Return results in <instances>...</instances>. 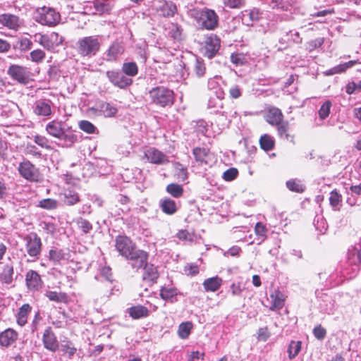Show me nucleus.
Returning <instances> with one entry per match:
<instances>
[{"mask_svg": "<svg viewBox=\"0 0 361 361\" xmlns=\"http://www.w3.org/2000/svg\"><path fill=\"white\" fill-rule=\"evenodd\" d=\"M188 14L202 29L213 30L218 26L219 17L212 9L207 8L202 9L192 8L189 11Z\"/></svg>", "mask_w": 361, "mask_h": 361, "instance_id": "1", "label": "nucleus"}, {"mask_svg": "<svg viewBox=\"0 0 361 361\" xmlns=\"http://www.w3.org/2000/svg\"><path fill=\"white\" fill-rule=\"evenodd\" d=\"M77 51L82 56L92 57L99 51L101 43L97 35L84 37L76 43Z\"/></svg>", "mask_w": 361, "mask_h": 361, "instance_id": "2", "label": "nucleus"}, {"mask_svg": "<svg viewBox=\"0 0 361 361\" xmlns=\"http://www.w3.org/2000/svg\"><path fill=\"white\" fill-rule=\"evenodd\" d=\"M17 170L20 176L29 182L39 183L42 180L39 169L28 159H23L19 162Z\"/></svg>", "mask_w": 361, "mask_h": 361, "instance_id": "3", "label": "nucleus"}, {"mask_svg": "<svg viewBox=\"0 0 361 361\" xmlns=\"http://www.w3.org/2000/svg\"><path fill=\"white\" fill-rule=\"evenodd\" d=\"M152 102L161 107L171 106L174 102L173 92L165 87H157L149 91Z\"/></svg>", "mask_w": 361, "mask_h": 361, "instance_id": "4", "label": "nucleus"}, {"mask_svg": "<svg viewBox=\"0 0 361 361\" xmlns=\"http://www.w3.org/2000/svg\"><path fill=\"white\" fill-rule=\"evenodd\" d=\"M36 21L43 25L53 27L61 21V15L54 9L44 6L37 10Z\"/></svg>", "mask_w": 361, "mask_h": 361, "instance_id": "5", "label": "nucleus"}, {"mask_svg": "<svg viewBox=\"0 0 361 361\" xmlns=\"http://www.w3.org/2000/svg\"><path fill=\"white\" fill-rule=\"evenodd\" d=\"M88 112L93 116L111 118L116 116L118 109L109 102L99 101L88 109Z\"/></svg>", "mask_w": 361, "mask_h": 361, "instance_id": "6", "label": "nucleus"}, {"mask_svg": "<svg viewBox=\"0 0 361 361\" xmlns=\"http://www.w3.org/2000/svg\"><path fill=\"white\" fill-rule=\"evenodd\" d=\"M24 240L27 255L33 257V260L38 259L42 247L41 238L35 233H31L25 237Z\"/></svg>", "mask_w": 361, "mask_h": 361, "instance_id": "7", "label": "nucleus"}, {"mask_svg": "<svg viewBox=\"0 0 361 361\" xmlns=\"http://www.w3.org/2000/svg\"><path fill=\"white\" fill-rule=\"evenodd\" d=\"M8 75L20 84L27 85L31 80V73L27 67L13 64L7 71Z\"/></svg>", "mask_w": 361, "mask_h": 361, "instance_id": "8", "label": "nucleus"}, {"mask_svg": "<svg viewBox=\"0 0 361 361\" xmlns=\"http://www.w3.org/2000/svg\"><path fill=\"white\" fill-rule=\"evenodd\" d=\"M115 247L124 258L137 249L135 243L128 237L125 235H118L116 238Z\"/></svg>", "mask_w": 361, "mask_h": 361, "instance_id": "9", "label": "nucleus"}, {"mask_svg": "<svg viewBox=\"0 0 361 361\" xmlns=\"http://www.w3.org/2000/svg\"><path fill=\"white\" fill-rule=\"evenodd\" d=\"M125 259L128 261V264L132 269L135 271H138L142 269L145 264H146L148 259V255L144 250L137 248Z\"/></svg>", "mask_w": 361, "mask_h": 361, "instance_id": "10", "label": "nucleus"}, {"mask_svg": "<svg viewBox=\"0 0 361 361\" xmlns=\"http://www.w3.org/2000/svg\"><path fill=\"white\" fill-rule=\"evenodd\" d=\"M109 80L116 87L121 89L126 88L133 82L131 78H129L118 71H108L106 73Z\"/></svg>", "mask_w": 361, "mask_h": 361, "instance_id": "11", "label": "nucleus"}, {"mask_svg": "<svg viewBox=\"0 0 361 361\" xmlns=\"http://www.w3.org/2000/svg\"><path fill=\"white\" fill-rule=\"evenodd\" d=\"M145 157L148 161L155 164H164L169 162L166 155L154 147H149L145 151Z\"/></svg>", "mask_w": 361, "mask_h": 361, "instance_id": "12", "label": "nucleus"}, {"mask_svg": "<svg viewBox=\"0 0 361 361\" xmlns=\"http://www.w3.org/2000/svg\"><path fill=\"white\" fill-rule=\"evenodd\" d=\"M25 283L27 288L31 291L39 290L43 284L39 274L33 270H30L27 272Z\"/></svg>", "mask_w": 361, "mask_h": 361, "instance_id": "13", "label": "nucleus"}, {"mask_svg": "<svg viewBox=\"0 0 361 361\" xmlns=\"http://www.w3.org/2000/svg\"><path fill=\"white\" fill-rule=\"evenodd\" d=\"M264 117L267 123L276 126L283 121V115L279 108L269 106L265 109Z\"/></svg>", "mask_w": 361, "mask_h": 361, "instance_id": "14", "label": "nucleus"}, {"mask_svg": "<svg viewBox=\"0 0 361 361\" xmlns=\"http://www.w3.org/2000/svg\"><path fill=\"white\" fill-rule=\"evenodd\" d=\"M18 334L13 329H7L0 334V345L4 347L12 345L18 339Z\"/></svg>", "mask_w": 361, "mask_h": 361, "instance_id": "15", "label": "nucleus"}, {"mask_svg": "<svg viewBox=\"0 0 361 361\" xmlns=\"http://www.w3.org/2000/svg\"><path fill=\"white\" fill-rule=\"evenodd\" d=\"M46 131L49 135L59 139L62 138L65 130L61 121L53 120L47 124Z\"/></svg>", "mask_w": 361, "mask_h": 361, "instance_id": "16", "label": "nucleus"}, {"mask_svg": "<svg viewBox=\"0 0 361 361\" xmlns=\"http://www.w3.org/2000/svg\"><path fill=\"white\" fill-rule=\"evenodd\" d=\"M271 310H281L283 307L286 296L279 290H274L270 293Z\"/></svg>", "mask_w": 361, "mask_h": 361, "instance_id": "17", "label": "nucleus"}, {"mask_svg": "<svg viewBox=\"0 0 361 361\" xmlns=\"http://www.w3.org/2000/svg\"><path fill=\"white\" fill-rule=\"evenodd\" d=\"M124 47L121 43L114 42L106 51V60L114 61L123 54Z\"/></svg>", "mask_w": 361, "mask_h": 361, "instance_id": "18", "label": "nucleus"}, {"mask_svg": "<svg viewBox=\"0 0 361 361\" xmlns=\"http://www.w3.org/2000/svg\"><path fill=\"white\" fill-rule=\"evenodd\" d=\"M220 39L216 35L209 37L206 40V54L209 58H212L219 51Z\"/></svg>", "mask_w": 361, "mask_h": 361, "instance_id": "19", "label": "nucleus"}, {"mask_svg": "<svg viewBox=\"0 0 361 361\" xmlns=\"http://www.w3.org/2000/svg\"><path fill=\"white\" fill-rule=\"evenodd\" d=\"M43 343L44 347L52 352H55L59 348L56 338L50 329L45 330L43 334Z\"/></svg>", "mask_w": 361, "mask_h": 361, "instance_id": "20", "label": "nucleus"}, {"mask_svg": "<svg viewBox=\"0 0 361 361\" xmlns=\"http://www.w3.org/2000/svg\"><path fill=\"white\" fill-rule=\"evenodd\" d=\"M0 23L12 30H17L20 27L18 17L12 14H2L0 16Z\"/></svg>", "mask_w": 361, "mask_h": 361, "instance_id": "21", "label": "nucleus"}, {"mask_svg": "<svg viewBox=\"0 0 361 361\" xmlns=\"http://www.w3.org/2000/svg\"><path fill=\"white\" fill-rule=\"evenodd\" d=\"M160 15L165 18L173 17L177 11L176 6L172 1H164L157 8Z\"/></svg>", "mask_w": 361, "mask_h": 361, "instance_id": "22", "label": "nucleus"}, {"mask_svg": "<svg viewBox=\"0 0 361 361\" xmlns=\"http://www.w3.org/2000/svg\"><path fill=\"white\" fill-rule=\"evenodd\" d=\"M34 112L38 116H47L51 115V109L49 101L39 100L35 103Z\"/></svg>", "mask_w": 361, "mask_h": 361, "instance_id": "23", "label": "nucleus"}, {"mask_svg": "<svg viewBox=\"0 0 361 361\" xmlns=\"http://www.w3.org/2000/svg\"><path fill=\"white\" fill-rule=\"evenodd\" d=\"M193 155L195 160L201 164H208L211 160L209 151L205 148L195 147L193 149Z\"/></svg>", "mask_w": 361, "mask_h": 361, "instance_id": "24", "label": "nucleus"}, {"mask_svg": "<svg viewBox=\"0 0 361 361\" xmlns=\"http://www.w3.org/2000/svg\"><path fill=\"white\" fill-rule=\"evenodd\" d=\"M178 294V290L174 287H162L160 290V296L165 300L170 302L177 301L176 296Z\"/></svg>", "mask_w": 361, "mask_h": 361, "instance_id": "25", "label": "nucleus"}, {"mask_svg": "<svg viewBox=\"0 0 361 361\" xmlns=\"http://www.w3.org/2000/svg\"><path fill=\"white\" fill-rule=\"evenodd\" d=\"M259 9L254 8L250 10H245L243 13V20L247 25H252L254 22L257 21L261 17Z\"/></svg>", "mask_w": 361, "mask_h": 361, "instance_id": "26", "label": "nucleus"}, {"mask_svg": "<svg viewBox=\"0 0 361 361\" xmlns=\"http://www.w3.org/2000/svg\"><path fill=\"white\" fill-rule=\"evenodd\" d=\"M92 4L95 10V13L99 15L109 13L111 9L109 0H94Z\"/></svg>", "mask_w": 361, "mask_h": 361, "instance_id": "27", "label": "nucleus"}, {"mask_svg": "<svg viewBox=\"0 0 361 361\" xmlns=\"http://www.w3.org/2000/svg\"><path fill=\"white\" fill-rule=\"evenodd\" d=\"M160 207L164 213L172 215L175 214L178 209L176 202L170 198H165L160 202Z\"/></svg>", "mask_w": 361, "mask_h": 361, "instance_id": "28", "label": "nucleus"}, {"mask_svg": "<svg viewBox=\"0 0 361 361\" xmlns=\"http://www.w3.org/2000/svg\"><path fill=\"white\" fill-rule=\"evenodd\" d=\"M46 49L51 50L54 49L56 47L60 45L63 42L62 37H59L56 32H51L49 35H46Z\"/></svg>", "mask_w": 361, "mask_h": 361, "instance_id": "29", "label": "nucleus"}, {"mask_svg": "<svg viewBox=\"0 0 361 361\" xmlns=\"http://www.w3.org/2000/svg\"><path fill=\"white\" fill-rule=\"evenodd\" d=\"M222 280L218 276L209 278L203 282V286L206 291L214 292L221 286Z\"/></svg>", "mask_w": 361, "mask_h": 361, "instance_id": "30", "label": "nucleus"}, {"mask_svg": "<svg viewBox=\"0 0 361 361\" xmlns=\"http://www.w3.org/2000/svg\"><path fill=\"white\" fill-rule=\"evenodd\" d=\"M130 316L133 319H140L149 315V310L142 305H136L128 309Z\"/></svg>", "mask_w": 361, "mask_h": 361, "instance_id": "31", "label": "nucleus"}, {"mask_svg": "<svg viewBox=\"0 0 361 361\" xmlns=\"http://www.w3.org/2000/svg\"><path fill=\"white\" fill-rule=\"evenodd\" d=\"M143 279L149 281H154L158 278L157 268L153 264H147L144 265Z\"/></svg>", "mask_w": 361, "mask_h": 361, "instance_id": "32", "label": "nucleus"}, {"mask_svg": "<svg viewBox=\"0 0 361 361\" xmlns=\"http://www.w3.org/2000/svg\"><path fill=\"white\" fill-rule=\"evenodd\" d=\"M356 63H357L356 61H349L346 63H344L343 64H339L336 66L331 68V69H329V71H327L326 72V74L327 75H334V74L342 73L345 72L347 69L353 67Z\"/></svg>", "mask_w": 361, "mask_h": 361, "instance_id": "33", "label": "nucleus"}, {"mask_svg": "<svg viewBox=\"0 0 361 361\" xmlns=\"http://www.w3.org/2000/svg\"><path fill=\"white\" fill-rule=\"evenodd\" d=\"M31 307L28 304H24L17 314V322L19 325L23 326L27 322V315L30 312Z\"/></svg>", "mask_w": 361, "mask_h": 361, "instance_id": "34", "label": "nucleus"}, {"mask_svg": "<svg viewBox=\"0 0 361 361\" xmlns=\"http://www.w3.org/2000/svg\"><path fill=\"white\" fill-rule=\"evenodd\" d=\"M122 72L128 77H133L137 74L138 68L135 62H126L122 66Z\"/></svg>", "mask_w": 361, "mask_h": 361, "instance_id": "35", "label": "nucleus"}, {"mask_svg": "<svg viewBox=\"0 0 361 361\" xmlns=\"http://www.w3.org/2000/svg\"><path fill=\"white\" fill-rule=\"evenodd\" d=\"M192 329V324L190 322L181 323L178 329V335L182 339L187 338L190 334Z\"/></svg>", "mask_w": 361, "mask_h": 361, "instance_id": "36", "label": "nucleus"}, {"mask_svg": "<svg viewBox=\"0 0 361 361\" xmlns=\"http://www.w3.org/2000/svg\"><path fill=\"white\" fill-rule=\"evenodd\" d=\"M46 297H47L50 300L54 301L56 302H66L68 300L67 295L64 293H58L56 291H47L45 293Z\"/></svg>", "mask_w": 361, "mask_h": 361, "instance_id": "37", "label": "nucleus"}, {"mask_svg": "<svg viewBox=\"0 0 361 361\" xmlns=\"http://www.w3.org/2000/svg\"><path fill=\"white\" fill-rule=\"evenodd\" d=\"M301 350V342L291 341L288 348V357L290 360L295 358Z\"/></svg>", "mask_w": 361, "mask_h": 361, "instance_id": "38", "label": "nucleus"}, {"mask_svg": "<svg viewBox=\"0 0 361 361\" xmlns=\"http://www.w3.org/2000/svg\"><path fill=\"white\" fill-rule=\"evenodd\" d=\"M13 268L11 265H6L4 267L3 271L1 274V280L6 283L10 284L13 281Z\"/></svg>", "mask_w": 361, "mask_h": 361, "instance_id": "39", "label": "nucleus"}, {"mask_svg": "<svg viewBox=\"0 0 361 361\" xmlns=\"http://www.w3.org/2000/svg\"><path fill=\"white\" fill-rule=\"evenodd\" d=\"M259 144L264 150L270 151L274 147V140L270 135L265 134L260 137Z\"/></svg>", "mask_w": 361, "mask_h": 361, "instance_id": "40", "label": "nucleus"}, {"mask_svg": "<svg viewBox=\"0 0 361 361\" xmlns=\"http://www.w3.org/2000/svg\"><path fill=\"white\" fill-rule=\"evenodd\" d=\"M64 202L68 205H73L79 202V196L75 191L66 190L64 192Z\"/></svg>", "mask_w": 361, "mask_h": 361, "instance_id": "41", "label": "nucleus"}, {"mask_svg": "<svg viewBox=\"0 0 361 361\" xmlns=\"http://www.w3.org/2000/svg\"><path fill=\"white\" fill-rule=\"evenodd\" d=\"M166 191L174 197H180L183 195V188L180 185L171 183L167 185Z\"/></svg>", "mask_w": 361, "mask_h": 361, "instance_id": "42", "label": "nucleus"}, {"mask_svg": "<svg viewBox=\"0 0 361 361\" xmlns=\"http://www.w3.org/2000/svg\"><path fill=\"white\" fill-rule=\"evenodd\" d=\"M49 258L53 262L58 263L65 259V254L61 250L51 249L49 252Z\"/></svg>", "mask_w": 361, "mask_h": 361, "instance_id": "43", "label": "nucleus"}, {"mask_svg": "<svg viewBox=\"0 0 361 361\" xmlns=\"http://www.w3.org/2000/svg\"><path fill=\"white\" fill-rule=\"evenodd\" d=\"M286 186L290 190L296 192H302L305 190V186L301 182L294 179L288 180L286 182Z\"/></svg>", "mask_w": 361, "mask_h": 361, "instance_id": "44", "label": "nucleus"}, {"mask_svg": "<svg viewBox=\"0 0 361 361\" xmlns=\"http://www.w3.org/2000/svg\"><path fill=\"white\" fill-rule=\"evenodd\" d=\"M277 126V131L279 135V136L281 138H285L286 140H288L289 138V134H288V129H289V123L288 121L283 122V121L280 123V124L276 125Z\"/></svg>", "mask_w": 361, "mask_h": 361, "instance_id": "45", "label": "nucleus"}, {"mask_svg": "<svg viewBox=\"0 0 361 361\" xmlns=\"http://www.w3.org/2000/svg\"><path fill=\"white\" fill-rule=\"evenodd\" d=\"M175 175L178 180L185 181L188 178L187 169L180 164L176 163L175 164Z\"/></svg>", "mask_w": 361, "mask_h": 361, "instance_id": "46", "label": "nucleus"}, {"mask_svg": "<svg viewBox=\"0 0 361 361\" xmlns=\"http://www.w3.org/2000/svg\"><path fill=\"white\" fill-rule=\"evenodd\" d=\"M57 201L53 199L47 198L39 202L38 206L45 209H54L57 207Z\"/></svg>", "mask_w": 361, "mask_h": 361, "instance_id": "47", "label": "nucleus"}, {"mask_svg": "<svg viewBox=\"0 0 361 361\" xmlns=\"http://www.w3.org/2000/svg\"><path fill=\"white\" fill-rule=\"evenodd\" d=\"M331 102L330 101L325 102L320 107L319 110V116L322 120L326 118L329 114L331 107Z\"/></svg>", "mask_w": 361, "mask_h": 361, "instance_id": "48", "label": "nucleus"}, {"mask_svg": "<svg viewBox=\"0 0 361 361\" xmlns=\"http://www.w3.org/2000/svg\"><path fill=\"white\" fill-rule=\"evenodd\" d=\"M61 350L71 358L75 353L77 349L71 341H67L61 345Z\"/></svg>", "mask_w": 361, "mask_h": 361, "instance_id": "49", "label": "nucleus"}, {"mask_svg": "<svg viewBox=\"0 0 361 361\" xmlns=\"http://www.w3.org/2000/svg\"><path fill=\"white\" fill-rule=\"evenodd\" d=\"M342 197L336 191H332L330 193L329 202L330 204L334 208L335 210H338V207L341 202Z\"/></svg>", "mask_w": 361, "mask_h": 361, "instance_id": "50", "label": "nucleus"}, {"mask_svg": "<svg viewBox=\"0 0 361 361\" xmlns=\"http://www.w3.org/2000/svg\"><path fill=\"white\" fill-rule=\"evenodd\" d=\"M348 260L349 262L355 265H359L361 264V256L360 252L354 249L348 252Z\"/></svg>", "mask_w": 361, "mask_h": 361, "instance_id": "51", "label": "nucleus"}, {"mask_svg": "<svg viewBox=\"0 0 361 361\" xmlns=\"http://www.w3.org/2000/svg\"><path fill=\"white\" fill-rule=\"evenodd\" d=\"M206 71L205 65L202 60L197 59L194 66V71L197 77H202L204 75Z\"/></svg>", "mask_w": 361, "mask_h": 361, "instance_id": "52", "label": "nucleus"}, {"mask_svg": "<svg viewBox=\"0 0 361 361\" xmlns=\"http://www.w3.org/2000/svg\"><path fill=\"white\" fill-rule=\"evenodd\" d=\"M79 127L87 133H93L96 130V127L88 121H81L79 123Z\"/></svg>", "mask_w": 361, "mask_h": 361, "instance_id": "53", "label": "nucleus"}, {"mask_svg": "<svg viewBox=\"0 0 361 361\" xmlns=\"http://www.w3.org/2000/svg\"><path fill=\"white\" fill-rule=\"evenodd\" d=\"M45 57V53L41 49H35L30 52V58L33 62L39 63Z\"/></svg>", "mask_w": 361, "mask_h": 361, "instance_id": "54", "label": "nucleus"}, {"mask_svg": "<svg viewBox=\"0 0 361 361\" xmlns=\"http://www.w3.org/2000/svg\"><path fill=\"white\" fill-rule=\"evenodd\" d=\"M238 171L235 168H230L223 173V178L226 181L233 180L238 176Z\"/></svg>", "mask_w": 361, "mask_h": 361, "instance_id": "55", "label": "nucleus"}, {"mask_svg": "<svg viewBox=\"0 0 361 361\" xmlns=\"http://www.w3.org/2000/svg\"><path fill=\"white\" fill-rule=\"evenodd\" d=\"M78 224L79 228L85 233H89L92 228V224L88 221L83 219H78Z\"/></svg>", "mask_w": 361, "mask_h": 361, "instance_id": "56", "label": "nucleus"}, {"mask_svg": "<svg viewBox=\"0 0 361 361\" xmlns=\"http://www.w3.org/2000/svg\"><path fill=\"white\" fill-rule=\"evenodd\" d=\"M224 6L231 8H238L243 6V0H223Z\"/></svg>", "mask_w": 361, "mask_h": 361, "instance_id": "57", "label": "nucleus"}, {"mask_svg": "<svg viewBox=\"0 0 361 361\" xmlns=\"http://www.w3.org/2000/svg\"><path fill=\"white\" fill-rule=\"evenodd\" d=\"M18 43L19 44V48L23 51L30 49L32 45V42L27 37L20 38Z\"/></svg>", "mask_w": 361, "mask_h": 361, "instance_id": "58", "label": "nucleus"}, {"mask_svg": "<svg viewBox=\"0 0 361 361\" xmlns=\"http://www.w3.org/2000/svg\"><path fill=\"white\" fill-rule=\"evenodd\" d=\"M35 142L39 146L49 149L50 147L49 145V141L47 137L42 135H35L34 137Z\"/></svg>", "mask_w": 361, "mask_h": 361, "instance_id": "59", "label": "nucleus"}, {"mask_svg": "<svg viewBox=\"0 0 361 361\" xmlns=\"http://www.w3.org/2000/svg\"><path fill=\"white\" fill-rule=\"evenodd\" d=\"M313 334L319 340H322L326 334V331L321 325L315 326L313 329Z\"/></svg>", "mask_w": 361, "mask_h": 361, "instance_id": "60", "label": "nucleus"}, {"mask_svg": "<svg viewBox=\"0 0 361 361\" xmlns=\"http://www.w3.org/2000/svg\"><path fill=\"white\" fill-rule=\"evenodd\" d=\"M61 140H64L65 144L63 146L70 147L77 140L76 135L74 134H64L63 135Z\"/></svg>", "mask_w": 361, "mask_h": 361, "instance_id": "61", "label": "nucleus"}, {"mask_svg": "<svg viewBox=\"0 0 361 361\" xmlns=\"http://www.w3.org/2000/svg\"><path fill=\"white\" fill-rule=\"evenodd\" d=\"M176 235L181 240H185L189 242H192L193 240V235L188 231L185 230L179 231Z\"/></svg>", "mask_w": 361, "mask_h": 361, "instance_id": "62", "label": "nucleus"}, {"mask_svg": "<svg viewBox=\"0 0 361 361\" xmlns=\"http://www.w3.org/2000/svg\"><path fill=\"white\" fill-rule=\"evenodd\" d=\"M345 91L348 94H352L355 93L357 90H361V82L358 84L355 82H349L345 87Z\"/></svg>", "mask_w": 361, "mask_h": 361, "instance_id": "63", "label": "nucleus"}, {"mask_svg": "<svg viewBox=\"0 0 361 361\" xmlns=\"http://www.w3.org/2000/svg\"><path fill=\"white\" fill-rule=\"evenodd\" d=\"M270 336V333L267 327L260 328L257 332V338L259 341H266Z\"/></svg>", "mask_w": 361, "mask_h": 361, "instance_id": "64", "label": "nucleus"}]
</instances>
